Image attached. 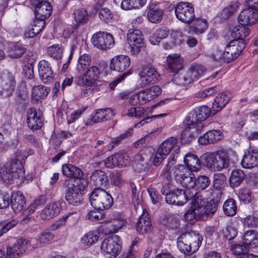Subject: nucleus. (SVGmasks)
Returning <instances> with one entry per match:
<instances>
[{
	"instance_id": "nucleus-33",
	"label": "nucleus",
	"mask_w": 258,
	"mask_h": 258,
	"mask_svg": "<svg viewBox=\"0 0 258 258\" xmlns=\"http://www.w3.org/2000/svg\"><path fill=\"white\" fill-rule=\"evenodd\" d=\"M163 10L156 5L152 4L148 11L147 16L149 21L152 23H160L163 18Z\"/></svg>"
},
{
	"instance_id": "nucleus-38",
	"label": "nucleus",
	"mask_w": 258,
	"mask_h": 258,
	"mask_svg": "<svg viewBox=\"0 0 258 258\" xmlns=\"http://www.w3.org/2000/svg\"><path fill=\"white\" fill-rule=\"evenodd\" d=\"M91 180L97 186H105L108 182L105 173L101 170L94 171L91 176Z\"/></svg>"
},
{
	"instance_id": "nucleus-59",
	"label": "nucleus",
	"mask_w": 258,
	"mask_h": 258,
	"mask_svg": "<svg viewBox=\"0 0 258 258\" xmlns=\"http://www.w3.org/2000/svg\"><path fill=\"white\" fill-rule=\"evenodd\" d=\"M111 183L115 186H120L124 183L122 174L118 171H114L110 174Z\"/></svg>"
},
{
	"instance_id": "nucleus-28",
	"label": "nucleus",
	"mask_w": 258,
	"mask_h": 258,
	"mask_svg": "<svg viewBox=\"0 0 258 258\" xmlns=\"http://www.w3.org/2000/svg\"><path fill=\"white\" fill-rule=\"evenodd\" d=\"M27 121L28 126L32 130H39L43 125L42 119L37 115L35 108H30L28 111Z\"/></svg>"
},
{
	"instance_id": "nucleus-3",
	"label": "nucleus",
	"mask_w": 258,
	"mask_h": 258,
	"mask_svg": "<svg viewBox=\"0 0 258 258\" xmlns=\"http://www.w3.org/2000/svg\"><path fill=\"white\" fill-rule=\"evenodd\" d=\"M202 160L205 165L213 171H220L227 168L229 163L228 153L223 150L207 153L203 156Z\"/></svg>"
},
{
	"instance_id": "nucleus-48",
	"label": "nucleus",
	"mask_w": 258,
	"mask_h": 258,
	"mask_svg": "<svg viewBox=\"0 0 258 258\" xmlns=\"http://www.w3.org/2000/svg\"><path fill=\"white\" fill-rule=\"evenodd\" d=\"M191 198H192L191 205L190 209L188 211H193L198 208L204 207L208 202L200 193L193 192V196Z\"/></svg>"
},
{
	"instance_id": "nucleus-10",
	"label": "nucleus",
	"mask_w": 258,
	"mask_h": 258,
	"mask_svg": "<svg viewBox=\"0 0 258 258\" xmlns=\"http://www.w3.org/2000/svg\"><path fill=\"white\" fill-rule=\"evenodd\" d=\"M174 12L176 18L185 24H190L195 18L193 5L188 2H180L176 4Z\"/></svg>"
},
{
	"instance_id": "nucleus-27",
	"label": "nucleus",
	"mask_w": 258,
	"mask_h": 258,
	"mask_svg": "<svg viewBox=\"0 0 258 258\" xmlns=\"http://www.w3.org/2000/svg\"><path fill=\"white\" fill-rule=\"evenodd\" d=\"M131 64L130 58L126 55H120L114 57L111 60L110 68L117 72H123Z\"/></svg>"
},
{
	"instance_id": "nucleus-61",
	"label": "nucleus",
	"mask_w": 258,
	"mask_h": 258,
	"mask_svg": "<svg viewBox=\"0 0 258 258\" xmlns=\"http://www.w3.org/2000/svg\"><path fill=\"white\" fill-rule=\"evenodd\" d=\"M46 202V198L44 196H40L36 199L27 209L28 212L33 213L38 207L44 205Z\"/></svg>"
},
{
	"instance_id": "nucleus-16",
	"label": "nucleus",
	"mask_w": 258,
	"mask_h": 258,
	"mask_svg": "<svg viewBox=\"0 0 258 258\" xmlns=\"http://www.w3.org/2000/svg\"><path fill=\"white\" fill-rule=\"evenodd\" d=\"M140 85L142 88L156 83L160 78L156 70L152 67L143 69L140 74Z\"/></svg>"
},
{
	"instance_id": "nucleus-30",
	"label": "nucleus",
	"mask_w": 258,
	"mask_h": 258,
	"mask_svg": "<svg viewBox=\"0 0 258 258\" xmlns=\"http://www.w3.org/2000/svg\"><path fill=\"white\" fill-rule=\"evenodd\" d=\"M243 244L249 248L258 247V232L253 230L245 231L242 236Z\"/></svg>"
},
{
	"instance_id": "nucleus-50",
	"label": "nucleus",
	"mask_w": 258,
	"mask_h": 258,
	"mask_svg": "<svg viewBox=\"0 0 258 258\" xmlns=\"http://www.w3.org/2000/svg\"><path fill=\"white\" fill-rule=\"evenodd\" d=\"M73 215H74V217L73 218H74L75 220L77 221L78 219V216H77L76 212H70L64 215L61 218L58 219L53 224H52L50 227L51 230L54 231L58 228L64 226L66 224V220Z\"/></svg>"
},
{
	"instance_id": "nucleus-51",
	"label": "nucleus",
	"mask_w": 258,
	"mask_h": 258,
	"mask_svg": "<svg viewBox=\"0 0 258 258\" xmlns=\"http://www.w3.org/2000/svg\"><path fill=\"white\" fill-rule=\"evenodd\" d=\"M181 186L186 188V189L184 191L189 190L190 194L192 195V193L195 192L194 188L196 185V179L195 177L191 176L190 174L187 175L185 178H183L181 181L178 182Z\"/></svg>"
},
{
	"instance_id": "nucleus-62",
	"label": "nucleus",
	"mask_w": 258,
	"mask_h": 258,
	"mask_svg": "<svg viewBox=\"0 0 258 258\" xmlns=\"http://www.w3.org/2000/svg\"><path fill=\"white\" fill-rule=\"evenodd\" d=\"M54 238V235L49 231L42 232L38 236V240L40 244H45Z\"/></svg>"
},
{
	"instance_id": "nucleus-14",
	"label": "nucleus",
	"mask_w": 258,
	"mask_h": 258,
	"mask_svg": "<svg viewBox=\"0 0 258 258\" xmlns=\"http://www.w3.org/2000/svg\"><path fill=\"white\" fill-rule=\"evenodd\" d=\"M93 45L101 50H107L114 45L112 35L104 32H98L94 34L91 39Z\"/></svg>"
},
{
	"instance_id": "nucleus-19",
	"label": "nucleus",
	"mask_w": 258,
	"mask_h": 258,
	"mask_svg": "<svg viewBox=\"0 0 258 258\" xmlns=\"http://www.w3.org/2000/svg\"><path fill=\"white\" fill-rule=\"evenodd\" d=\"M242 166L244 168L251 169L258 166V151L249 148L245 152L241 162Z\"/></svg>"
},
{
	"instance_id": "nucleus-5",
	"label": "nucleus",
	"mask_w": 258,
	"mask_h": 258,
	"mask_svg": "<svg viewBox=\"0 0 258 258\" xmlns=\"http://www.w3.org/2000/svg\"><path fill=\"white\" fill-rule=\"evenodd\" d=\"M89 201L94 209L100 211L109 209L113 202L110 194L100 187L95 188L91 193Z\"/></svg>"
},
{
	"instance_id": "nucleus-31",
	"label": "nucleus",
	"mask_w": 258,
	"mask_h": 258,
	"mask_svg": "<svg viewBox=\"0 0 258 258\" xmlns=\"http://www.w3.org/2000/svg\"><path fill=\"white\" fill-rule=\"evenodd\" d=\"M231 96V94L228 92L219 94L213 103V110L215 112L220 111L228 103Z\"/></svg>"
},
{
	"instance_id": "nucleus-18",
	"label": "nucleus",
	"mask_w": 258,
	"mask_h": 258,
	"mask_svg": "<svg viewBox=\"0 0 258 258\" xmlns=\"http://www.w3.org/2000/svg\"><path fill=\"white\" fill-rule=\"evenodd\" d=\"M126 223V220L121 214H118L116 219L107 222L102 225V228L105 234H110L117 232L118 230L124 227Z\"/></svg>"
},
{
	"instance_id": "nucleus-36",
	"label": "nucleus",
	"mask_w": 258,
	"mask_h": 258,
	"mask_svg": "<svg viewBox=\"0 0 258 258\" xmlns=\"http://www.w3.org/2000/svg\"><path fill=\"white\" fill-rule=\"evenodd\" d=\"M45 25V21L37 19L34 21V24L29 26L25 31V36L26 38L34 37L43 30Z\"/></svg>"
},
{
	"instance_id": "nucleus-47",
	"label": "nucleus",
	"mask_w": 258,
	"mask_h": 258,
	"mask_svg": "<svg viewBox=\"0 0 258 258\" xmlns=\"http://www.w3.org/2000/svg\"><path fill=\"white\" fill-rule=\"evenodd\" d=\"M205 71V68L201 64H193L190 67L186 72L189 74V76L192 79V82L202 76L204 74Z\"/></svg>"
},
{
	"instance_id": "nucleus-39",
	"label": "nucleus",
	"mask_w": 258,
	"mask_h": 258,
	"mask_svg": "<svg viewBox=\"0 0 258 258\" xmlns=\"http://www.w3.org/2000/svg\"><path fill=\"white\" fill-rule=\"evenodd\" d=\"M233 253L239 258H258L257 255L248 252L249 247L243 244H235L232 246Z\"/></svg>"
},
{
	"instance_id": "nucleus-8",
	"label": "nucleus",
	"mask_w": 258,
	"mask_h": 258,
	"mask_svg": "<svg viewBox=\"0 0 258 258\" xmlns=\"http://www.w3.org/2000/svg\"><path fill=\"white\" fill-rule=\"evenodd\" d=\"M175 155L172 157L169 160L165 168L163 170L165 177H168L172 175L175 180L178 183L183 178L189 174V171L183 165H177L173 166L176 162Z\"/></svg>"
},
{
	"instance_id": "nucleus-41",
	"label": "nucleus",
	"mask_w": 258,
	"mask_h": 258,
	"mask_svg": "<svg viewBox=\"0 0 258 258\" xmlns=\"http://www.w3.org/2000/svg\"><path fill=\"white\" fill-rule=\"evenodd\" d=\"M11 170V172L17 178H23L25 175V171L21 162L18 159H14L11 161L9 165H7Z\"/></svg>"
},
{
	"instance_id": "nucleus-42",
	"label": "nucleus",
	"mask_w": 258,
	"mask_h": 258,
	"mask_svg": "<svg viewBox=\"0 0 258 258\" xmlns=\"http://www.w3.org/2000/svg\"><path fill=\"white\" fill-rule=\"evenodd\" d=\"M249 31V28L246 25H238L232 29L231 35L235 38L234 40H242L244 42V39L248 36Z\"/></svg>"
},
{
	"instance_id": "nucleus-15",
	"label": "nucleus",
	"mask_w": 258,
	"mask_h": 258,
	"mask_svg": "<svg viewBox=\"0 0 258 258\" xmlns=\"http://www.w3.org/2000/svg\"><path fill=\"white\" fill-rule=\"evenodd\" d=\"M193 196L189 190L183 191L182 189H176L172 190L167 195L165 200L167 203L172 205L182 206Z\"/></svg>"
},
{
	"instance_id": "nucleus-55",
	"label": "nucleus",
	"mask_w": 258,
	"mask_h": 258,
	"mask_svg": "<svg viewBox=\"0 0 258 258\" xmlns=\"http://www.w3.org/2000/svg\"><path fill=\"white\" fill-rule=\"evenodd\" d=\"M63 48L61 45L59 44L52 45L47 48L48 54L51 57L58 59L61 58L62 55Z\"/></svg>"
},
{
	"instance_id": "nucleus-60",
	"label": "nucleus",
	"mask_w": 258,
	"mask_h": 258,
	"mask_svg": "<svg viewBox=\"0 0 258 258\" xmlns=\"http://www.w3.org/2000/svg\"><path fill=\"white\" fill-rule=\"evenodd\" d=\"M238 8V2L232 3L223 10L222 15L224 18H227L235 13Z\"/></svg>"
},
{
	"instance_id": "nucleus-35",
	"label": "nucleus",
	"mask_w": 258,
	"mask_h": 258,
	"mask_svg": "<svg viewBox=\"0 0 258 258\" xmlns=\"http://www.w3.org/2000/svg\"><path fill=\"white\" fill-rule=\"evenodd\" d=\"M184 162L188 170L197 171L201 167V161L198 157L191 153L186 154Z\"/></svg>"
},
{
	"instance_id": "nucleus-43",
	"label": "nucleus",
	"mask_w": 258,
	"mask_h": 258,
	"mask_svg": "<svg viewBox=\"0 0 258 258\" xmlns=\"http://www.w3.org/2000/svg\"><path fill=\"white\" fill-rule=\"evenodd\" d=\"M169 69L173 72L176 73L182 68V60L177 54L169 55L167 58Z\"/></svg>"
},
{
	"instance_id": "nucleus-46",
	"label": "nucleus",
	"mask_w": 258,
	"mask_h": 258,
	"mask_svg": "<svg viewBox=\"0 0 258 258\" xmlns=\"http://www.w3.org/2000/svg\"><path fill=\"white\" fill-rule=\"evenodd\" d=\"M245 174L240 169L233 170L230 175L229 181L231 186L233 187L240 185L245 178Z\"/></svg>"
},
{
	"instance_id": "nucleus-29",
	"label": "nucleus",
	"mask_w": 258,
	"mask_h": 258,
	"mask_svg": "<svg viewBox=\"0 0 258 258\" xmlns=\"http://www.w3.org/2000/svg\"><path fill=\"white\" fill-rule=\"evenodd\" d=\"M222 132L219 130H211L207 132L203 136L199 138L198 141L201 145L213 144L221 140Z\"/></svg>"
},
{
	"instance_id": "nucleus-53",
	"label": "nucleus",
	"mask_w": 258,
	"mask_h": 258,
	"mask_svg": "<svg viewBox=\"0 0 258 258\" xmlns=\"http://www.w3.org/2000/svg\"><path fill=\"white\" fill-rule=\"evenodd\" d=\"M173 81L175 84L180 86H187L192 83V79L186 72L179 75H174Z\"/></svg>"
},
{
	"instance_id": "nucleus-58",
	"label": "nucleus",
	"mask_w": 258,
	"mask_h": 258,
	"mask_svg": "<svg viewBox=\"0 0 258 258\" xmlns=\"http://www.w3.org/2000/svg\"><path fill=\"white\" fill-rule=\"evenodd\" d=\"M98 238V235L96 232L90 231L84 235L82 238V241L83 243L90 246L96 242Z\"/></svg>"
},
{
	"instance_id": "nucleus-23",
	"label": "nucleus",
	"mask_w": 258,
	"mask_h": 258,
	"mask_svg": "<svg viewBox=\"0 0 258 258\" xmlns=\"http://www.w3.org/2000/svg\"><path fill=\"white\" fill-rule=\"evenodd\" d=\"M105 166L108 168L115 167H123L129 164V160L122 154H116L107 158L104 161Z\"/></svg>"
},
{
	"instance_id": "nucleus-54",
	"label": "nucleus",
	"mask_w": 258,
	"mask_h": 258,
	"mask_svg": "<svg viewBox=\"0 0 258 258\" xmlns=\"http://www.w3.org/2000/svg\"><path fill=\"white\" fill-rule=\"evenodd\" d=\"M208 27V23L207 20L202 19H197L193 24L191 29L197 34H202L207 29Z\"/></svg>"
},
{
	"instance_id": "nucleus-45",
	"label": "nucleus",
	"mask_w": 258,
	"mask_h": 258,
	"mask_svg": "<svg viewBox=\"0 0 258 258\" xmlns=\"http://www.w3.org/2000/svg\"><path fill=\"white\" fill-rule=\"evenodd\" d=\"M15 85L16 82L14 77L12 75H9L8 79L2 85L3 94L8 97L12 96L15 90Z\"/></svg>"
},
{
	"instance_id": "nucleus-57",
	"label": "nucleus",
	"mask_w": 258,
	"mask_h": 258,
	"mask_svg": "<svg viewBox=\"0 0 258 258\" xmlns=\"http://www.w3.org/2000/svg\"><path fill=\"white\" fill-rule=\"evenodd\" d=\"M0 177L7 183H11L14 179H16L7 165H4L0 168Z\"/></svg>"
},
{
	"instance_id": "nucleus-22",
	"label": "nucleus",
	"mask_w": 258,
	"mask_h": 258,
	"mask_svg": "<svg viewBox=\"0 0 258 258\" xmlns=\"http://www.w3.org/2000/svg\"><path fill=\"white\" fill-rule=\"evenodd\" d=\"M136 230L140 234H144L151 231L152 226L149 215L146 209H144L136 224Z\"/></svg>"
},
{
	"instance_id": "nucleus-44",
	"label": "nucleus",
	"mask_w": 258,
	"mask_h": 258,
	"mask_svg": "<svg viewBox=\"0 0 258 258\" xmlns=\"http://www.w3.org/2000/svg\"><path fill=\"white\" fill-rule=\"evenodd\" d=\"M49 91V89L44 86H34L32 88V98L36 101L43 99L47 96Z\"/></svg>"
},
{
	"instance_id": "nucleus-37",
	"label": "nucleus",
	"mask_w": 258,
	"mask_h": 258,
	"mask_svg": "<svg viewBox=\"0 0 258 258\" xmlns=\"http://www.w3.org/2000/svg\"><path fill=\"white\" fill-rule=\"evenodd\" d=\"M91 58L90 55L84 54L78 59L76 67V73L78 75L82 74L85 70L91 66Z\"/></svg>"
},
{
	"instance_id": "nucleus-64",
	"label": "nucleus",
	"mask_w": 258,
	"mask_h": 258,
	"mask_svg": "<svg viewBox=\"0 0 258 258\" xmlns=\"http://www.w3.org/2000/svg\"><path fill=\"white\" fill-rule=\"evenodd\" d=\"M210 184V180L209 178L205 175H202L198 178L196 180V185H197L199 189L204 190L209 186Z\"/></svg>"
},
{
	"instance_id": "nucleus-7",
	"label": "nucleus",
	"mask_w": 258,
	"mask_h": 258,
	"mask_svg": "<svg viewBox=\"0 0 258 258\" xmlns=\"http://www.w3.org/2000/svg\"><path fill=\"white\" fill-rule=\"evenodd\" d=\"M217 203L210 201L204 207L198 208L194 211H187L185 214V218L187 220L191 221L202 220H206L209 217H212L217 209Z\"/></svg>"
},
{
	"instance_id": "nucleus-6",
	"label": "nucleus",
	"mask_w": 258,
	"mask_h": 258,
	"mask_svg": "<svg viewBox=\"0 0 258 258\" xmlns=\"http://www.w3.org/2000/svg\"><path fill=\"white\" fill-rule=\"evenodd\" d=\"M100 70L96 66H91L82 74L75 77V83L80 87H92L99 85L98 82Z\"/></svg>"
},
{
	"instance_id": "nucleus-24",
	"label": "nucleus",
	"mask_w": 258,
	"mask_h": 258,
	"mask_svg": "<svg viewBox=\"0 0 258 258\" xmlns=\"http://www.w3.org/2000/svg\"><path fill=\"white\" fill-rule=\"evenodd\" d=\"M52 7L48 1H42L35 7V15L36 19L44 21L51 14Z\"/></svg>"
},
{
	"instance_id": "nucleus-2",
	"label": "nucleus",
	"mask_w": 258,
	"mask_h": 258,
	"mask_svg": "<svg viewBox=\"0 0 258 258\" xmlns=\"http://www.w3.org/2000/svg\"><path fill=\"white\" fill-rule=\"evenodd\" d=\"M202 240V236L194 231L181 233L177 239V246L183 253L191 255L198 250Z\"/></svg>"
},
{
	"instance_id": "nucleus-56",
	"label": "nucleus",
	"mask_w": 258,
	"mask_h": 258,
	"mask_svg": "<svg viewBox=\"0 0 258 258\" xmlns=\"http://www.w3.org/2000/svg\"><path fill=\"white\" fill-rule=\"evenodd\" d=\"M73 17L77 23H85L88 20V14L86 10L80 9L74 11Z\"/></svg>"
},
{
	"instance_id": "nucleus-13",
	"label": "nucleus",
	"mask_w": 258,
	"mask_h": 258,
	"mask_svg": "<svg viewBox=\"0 0 258 258\" xmlns=\"http://www.w3.org/2000/svg\"><path fill=\"white\" fill-rule=\"evenodd\" d=\"M245 47L242 40H231L227 44L223 52L224 60L229 62L236 58Z\"/></svg>"
},
{
	"instance_id": "nucleus-34",
	"label": "nucleus",
	"mask_w": 258,
	"mask_h": 258,
	"mask_svg": "<svg viewBox=\"0 0 258 258\" xmlns=\"http://www.w3.org/2000/svg\"><path fill=\"white\" fill-rule=\"evenodd\" d=\"M25 46L19 43H14L10 45L8 49V55L12 58H19L25 53Z\"/></svg>"
},
{
	"instance_id": "nucleus-17",
	"label": "nucleus",
	"mask_w": 258,
	"mask_h": 258,
	"mask_svg": "<svg viewBox=\"0 0 258 258\" xmlns=\"http://www.w3.org/2000/svg\"><path fill=\"white\" fill-rule=\"evenodd\" d=\"M258 10L253 8L251 4L249 7L242 10L238 16V21L242 25H252L258 21Z\"/></svg>"
},
{
	"instance_id": "nucleus-21",
	"label": "nucleus",
	"mask_w": 258,
	"mask_h": 258,
	"mask_svg": "<svg viewBox=\"0 0 258 258\" xmlns=\"http://www.w3.org/2000/svg\"><path fill=\"white\" fill-rule=\"evenodd\" d=\"M38 73L41 80L44 83L51 82L54 78L50 64L45 60H41L38 63Z\"/></svg>"
},
{
	"instance_id": "nucleus-32",
	"label": "nucleus",
	"mask_w": 258,
	"mask_h": 258,
	"mask_svg": "<svg viewBox=\"0 0 258 258\" xmlns=\"http://www.w3.org/2000/svg\"><path fill=\"white\" fill-rule=\"evenodd\" d=\"M61 168L63 175L69 178H79L84 175L80 168L71 164H63Z\"/></svg>"
},
{
	"instance_id": "nucleus-9",
	"label": "nucleus",
	"mask_w": 258,
	"mask_h": 258,
	"mask_svg": "<svg viewBox=\"0 0 258 258\" xmlns=\"http://www.w3.org/2000/svg\"><path fill=\"white\" fill-rule=\"evenodd\" d=\"M121 246V239L114 235L104 239L101 244L100 249L102 252L110 254L111 257H115L120 252Z\"/></svg>"
},
{
	"instance_id": "nucleus-11",
	"label": "nucleus",
	"mask_w": 258,
	"mask_h": 258,
	"mask_svg": "<svg viewBox=\"0 0 258 258\" xmlns=\"http://www.w3.org/2000/svg\"><path fill=\"white\" fill-rule=\"evenodd\" d=\"M177 140L174 137H170L164 140L158 147L155 154L153 163L158 166L165 159L173 148L176 147Z\"/></svg>"
},
{
	"instance_id": "nucleus-12",
	"label": "nucleus",
	"mask_w": 258,
	"mask_h": 258,
	"mask_svg": "<svg viewBox=\"0 0 258 258\" xmlns=\"http://www.w3.org/2000/svg\"><path fill=\"white\" fill-rule=\"evenodd\" d=\"M128 43L133 55L138 54L145 46L144 39L142 32L138 29L130 30L127 34Z\"/></svg>"
},
{
	"instance_id": "nucleus-4",
	"label": "nucleus",
	"mask_w": 258,
	"mask_h": 258,
	"mask_svg": "<svg viewBox=\"0 0 258 258\" xmlns=\"http://www.w3.org/2000/svg\"><path fill=\"white\" fill-rule=\"evenodd\" d=\"M35 240L29 241L27 239L17 240L14 238H11L7 241V256L8 258H18L24 253L26 250H31L39 246L38 244L34 246L33 243Z\"/></svg>"
},
{
	"instance_id": "nucleus-20",
	"label": "nucleus",
	"mask_w": 258,
	"mask_h": 258,
	"mask_svg": "<svg viewBox=\"0 0 258 258\" xmlns=\"http://www.w3.org/2000/svg\"><path fill=\"white\" fill-rule=\"evenodd\" d=\"M65 199L70 204L75 206L80 205L83 200L81 189L77 186L74 185L67 189Z\"/></svg>"
},
{
	"instance_id": "nucleus-26",
	"label": "nucleus",
	"mask_w": 258,
	"mask_h": 258,
	"mask_svg": "<svg viewBox=\"0 0 258 258\" xmlns=\"http://www.w3.org/2000/svg\"><path fill=\"white\" fill-rule=\"evenodd\" d=\"M115 113L110 108L99 109L95 110L91 115V121L93 123L99 122L112 118Z\"/></svg>"
},
{
	"instance_id": "nucleus-52",
	"label": "nucleus",
	"mask_w": 258,
	"mask_h": 258,
	"mask_svg": "<svg viewBox=\"0 0 258 258\" xmlns=\"http://www.w3.org/2000/svg\"><path fill=\"white\" fill-rule=\"evenodd\" d=\"M224 213L228 216H234L237 211V206L235 201L233 199H229L226 201L223 205Z\"/></svg>"
},
{
	"instance_id": "nucleus-40",
	"label": "nucleus",
	"mask_w": 258,
	"mask_h": 258,
	"mask_svg": "<svg viewBox=\"0 0 258 258\" xmlns=\"http://www.w3.org/2000/svg\"><path fill=\"white\" fill-rule=\"evenodd\" d=\"M11 207L16 213L22 211L25 205L24 196L19 193L13 194L11 197Z\"/></svg>"
},
{
	"instance_id": "nucleus-49",
	"label": "nucleus",
	"mask_w": 258,
	"mask_h": 258,
	"mask_svg": "<svg viewBox=\"0 0 258 258\" xmlns=\"http://www.w3.org/2000/svg\"><path fill=\"white\" fill-rule=\"evenodd\" d=\"M147 0H123L121 7L125 10L140 8L146 3Z\"/></svg>"
},
{
	"instance_id": "nucleus-25",
	"label": "nucleus",
	"mask_w": 258,
	"mask_h": 258,
	"mask_svg": "<svg viewBox=\"0 0 258 258\" xmlns=\"http://www.w3.org/2000/svg\"><path fill=\"white\" fill-rule=\"evenodd\" d=\"M61 211L60 203L59 201L52 202L47 204L40 214L42 220H49L57 215Z\"/></svg>"
},
{
	"instance_id": "nucleus-1",
	"label": "nucleus",
	"mask_w": 258,
	"mask_h": 258,
	"mask_svg": "<svg viewBox=\"0 0 258 258\" xmlns=\"http://www.w3.org/2000/svg\"><path fill=\"white\" fill-rule=\"evenodd\" d=\"M211 111L207 106H199L191 111L185 118V129L181 135V140L184 143H188L204 128L203 121L208 118Z\"/></svg>"
},
{
	"instance_id": "nucleus-63",
	"label": "nucleus",
	"mask_w": 258,
	"mask_h": 258,
	"mask_svg": "<svg viewBox=\"0 0 258 258\" xmlns=\"http://www.w3.org/2000/svg\"><path fill=\"white\" fill-rule=\"evenodd\" d=\"M113 16L111 11L106 8H102L99 13L100 19L106 23L109 22L112 19Z\"/></svg>"
}]
</instances>
